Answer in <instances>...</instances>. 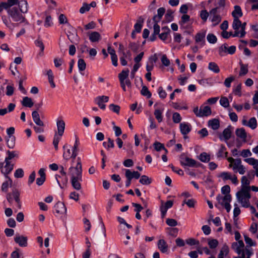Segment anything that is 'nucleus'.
<instances>
[{
    "label": "nucleus",
    "mask_w": 258,
    "mask_h": 258,
    "mask_svg": "<svg viewBox=\"0 0 258 258\" xmlns=\"http://www.w3.org/2000/svg\"><path fill=\"white\" fill-rule=\"evenodd\" d=\"M68 175L70 177V181L73 187L80 190L81 188L82 179V168L80 159L78 158L76 165L73 163L69 169Z\"/></svg>",
    "instance_id": "obj_1"
},
{
    "label": "nucleus",
    "mask_w": 258,
    "mask_h": 258,
    "mask_svg": "<svg viewBox=\"0 0 258 258\" xmlns=\"http://www.w3.org/2000/svg\"><path fill=\"white\" fill-rule=\"evenodd\" d=\"M236 197L237 201L243 207L248 208L250 206L249 200L251 198L250 190L241 189L236 192Z\"/></svg>",
    "instance_id": "obj_2"
},
{
    "label": "nucleus",
    "mask_w": 258,
    "mask_h": 258,
    "mask_svg": "<svg viewBox=\"0 0 258 258\" xmlns=\"http://www.w3.org/2000/svg\"><path fill=\"white\" fill-rule=\"evenodd\" d=\"M10 18H11L14 22L19 23H25L27 22L25 17H24L21 12H20L17 8L14 7L5 9Z\"/></svg>",
    "instance_id": "obj_3"
},
{
    "label": "nucleus",
    "mask_w": 258,
    "mask_h": 258,
    "mask_svg": "<svg viewBox=\"0 0 258 258\" xmlns=\"http://www.w3.org/2000/svg\"><path fill=\"white\" fill-rule=\"evenodd\" d=\"M77 146H63V156L66 160L72 159L71 165L73 163L76 165L75 159L77 155Z\"/></svg>",
    "instance_id": "obj_4"
},
{
    "label": "nucleus",
    "mask_w": 258,
    "mask_h": 258,
    "mask_svg": "<svg viewBox=\"0 0 258 258\" xmlns=\"http://www.w3.org/2000/svg\"><path fill=\"white\" fill-rule=\"evenodd\" d=\"M7 199L8 201L11 203L12 202V200H14L16 203V206L18 209H21L22 208V202L20 200V192L17 190H14L12 192V194H8L7 196Z\"/></svg>",
    "instance_id": "obj_5"
},
{
    "label": "nucleus",
    "mask_w": 258,
    "mask_h": 258,
    "mask_svg": "<svg viewBox=\"0 0 258 258\" xmlns=\"http://www.w3.org/2000/svg\"><path fill=\"white\" fill-rule=\"evenodd\" d=\"M217 200L222 206H224L227 213L231 211V207L230 203L231 201L230 195H226L224 196H218Z\"/></svg>",
    "instance_id": "obj_6"
},
{
    "label": "nucleus",
    "mask_w": 258,
    "mask_h": 258,
    "mask_svg": "<svg viewBox=\"0 0 258 258\" xmlns=\"http://www.w3.org/2000/svg\"><path fill=\"white\" fill-rule=\"evenodd\" d=\"M2 150V148L0 147V151ZM5 165L4 166V163L0 161V169L2 174H3L5 178H8L9 174H10L13 170L14 168V164H11L10 161H5Z\"/></svg>",
    "instance_id": "obj_7"
},
{
    "label": "nucleus",
    "mask_w": 258,
    "mask_h": 258,
    "mask_svg": "<svg viewBox=\"0 0 258 258\" xmlns=\"http://www.w3.org/2000/svg\"><path fill=\"white\" fill-rule=\"evenodd\" d=\"M218 177L221 178L223 181L230 180L235 185H238L239 183L237 176L229 172H222L218 175Z\"/></svg>",
    "instance_id": "obj_8"
},
{
    "label": "nucleus",
    "mask_w": 258,
    "mask_h": 258,
    "mask_svg": "<svg viewBox=\"0 0 258 258\" xmlns=\"http://www.w3.org/2000/svg\"><path fill=\"white\" fill-rule=\"evenodd\" d=\"M108 101L109 97L104 95L98 96L94 99L95 103L97 104L101 109L102 110L105 109L106 105L105 103L108 102Z\"/></svg>",
    "instance_id": "obj_9"
},
{
    "label": "nucleus",
    "mask_w": 258,
    "mask_h": 258,
    "mask_svg": "<svg viewBox=\"0 0 258 258\" xmlns=\"http://www.w3.org/2000/svg\"><path fill=\"white\" fill-rule=\"evenodd\" d=\"M244 244L242 240H238L237 242H233L232 244V248L239 255L245 253L244 250Z\"/></svg>",
    "instance_id": "obj_10"
},
{
    "label": "nucleus",
    "mask_w": 258,
    "mask_h": 258,
    "mask_svg": "<svg viewBox=\"0 0 258 258\" xmlns=\"http://www.w3.org/2000/svg\"><path fill=\"white\" fill-rule=\"evenodd\" d=\"M241 22L239 19H234L232 23V28L235 30L233 37H240Z\"/></svg>",
    "instance_id": "obj_11"
},
{
    "label": "nucleus",
    "mask_w": 258,
    "mask_h": 258,
    "mask_svg": "<svg viewBox=\"0 0 258 258\" xmlns=\"http://www.w3.org/2000/svg\"><path fill=\"white\" fill-rule=\"evenodd\" d=\"M14 241L21 247L27 246L28 238L27 236L16 234L14 237Z\"/></svg>",
    "instance_id": "obj_12"
},
{
    "label": "nucleus",
    "mask_w": 258,
    "mask_h": 258,
    "mask_svg": "<svg viewBox=\"0 0 258 258\" xmlns=\"http://www.w3.org/2000/svg\"><path fill=\"white\" fill-rule=\"evenodd\" d=\"M19 0H8L7 2H1L0 3V14L4 10L12 8L13 6L19 3Z\"/></svg>",
    "instance_id": "obj_13"
},
{
    "label": "nucleus",
    "mask_w": 258,
    "mask_h": 258,
    "mask_svg": "<svg viewBox=\"0 0 258 258\" xmlns=\"http://www.w3.org/2000/svg\"><path fill=\"white\" fill-rule=\"evenodd\" d=\"M54 211L56 213L60 215L67 213V208L64 204L61 202H58L54 205Z\"/></svg>",
    "instance_id": "obj_14"
},
{
    "label": "nucleus",
    "mask_w": 258,
    "mask_h": 258,
    "mask_svg": "<svg viewBox=\"0 0 258 258\" xmlns=\"http://www.w3.org/2000/svg\"><path fill=\"white\" fill-rule=\"evenodd\" d=\"M232 128L231 126H228L227 128H225L222 135L220 136V139L225 142L229 140L231 137Z\"/></svg>",
    "instance_id": "obj_15"
},
{
    "label": "nucleus",
    "mask_w": 258,
    "mask_h": 258,
    "mask_svg": "<svg viewBox=\"0 0 258 258\" xmlns=\"http://www.w3.org/2000/svg\"><path fill=\"white\" fill-rule=\"evenodd\" d=\"M235 135L237 138L242 143H246L247 138V133L243 128H237L235 131Z\"/></svg>",
    "instance_id": "obj_16"
},
{
    "label": "nucleus",
    "mask_w": 258,
    "mask_h": 258,
    "mask_svg": "<svg viewBox=\"0 0 258 258\" xmlns=\"http://www.w3.org/2000/svg\"><path fill=\"white\" fill-rule=\"evenodd\" d=\"M180 163L183 165L189 167H194L196 164V162L195 160L189 158L185 155L181 156Z\"/></svg>",
    "instance_id": "obj_17"
},
{
    "label": "nucleus",
    "mask_w": 258,
    "mask_h": 258,
    "mask_svg": "<svg viewBox=\"0 0 258 258\" xmlns=\"http://www.w3.org/2000/svg\"><path fill=\"white\" fill-rule=\"evenodd\" d=\"M179 128L181 133L185 136L191 131L192 126L189 123L183 122L180 123Z\"/></svg>",
    "instance_id": "obj_18"
},
{
    "label": "nucleus",
    "mask_w": 258,
    "mask_h": 258,
    "mask_svg": "<svg viewBox=\"0 0 258 258\" xmlns=\"http://www.w3.org/2000/svg\"><path fill=\"white\" fill-rule=\"evenodd\" d=\"M242 124L243 125L247 126L252 130H254L257 127V121L255 117H251L247 121L245 119L242 120Z\"/></svg>",
    "instance_id": "obj_19"
},
{
    "label": "nucleus",
    "mask_w": 258,
    "mask_h": 258,
    "mask_svg": "<svg viewBox=\"0 0 258 258\" xmlns=\"http://www.w3.org/2000/svg\"><path fill=\"white\" fill-rule=\"evenodd\" d=\"M157 247L161 252L164 253L168 252V246L165 240L163 239H159L157 242Z\"/></svg>",
    "instance_id": "obj_20"
},
{
    "label": "nucleus",
    "mask_w": 258,
    "mask_h": 258,
    "mask_svg": "<svg viewBox=\"0 0 258 258\" xmlns=\"http://www.w3.org/2000/svg\"><path fill=\"white\" fill-rule=\"evenodd\" d=\"M55 179L57 184L61 188H63L66 186L68 182V178L67 176H62L56 175Z\"/></svg>",
    "instance_id": "obj_21"
},
{
    "label": "nucleus",
    "mask_w": 258,
    "mask_h": 258,
    "mask_svg": "<svg viewBox=\"0 0 258 258\" xmlns=\"http://www.w3.org/2000/svg\"><path fill=\"white\" fill-rule=\"evenodd\" d=\"M57 132L56 133L63 135L65 129V122L61 119H58L56 121Z\"/></svg>",
    "instance_id": "obj_22"
},
{
    "label": "nucleus",
    "mask_w": 258,
    "mask_h": 258,
    "mask_svg": "<svg viewBox=\"0 0 258 258\" xmlns=\"http://www.w3.org/2000/svg\"><path fill=\"white\" fill-rule=\"evenodd\" d=\"M165 12V9L164 8H160L157 10V15H155L153 20L154 22H159L162 19V16Z\"/></svg>",
    "instance_id": "obj_23"
},
{
    "label": "nucleus",
    "mask_w": 258,
    "mask_h": 258,
    "mask_svg": "<svg viewBox=\"0 0 258 258\" xmlns=\"http://www.w3.org/2000/svg\"><path fill=\"white\" fill-rule=\"evenodd\" d=\"M241 188L247 190H250V180L245 176H243L241 178Z\"/></svg>",
    "instance_id": "obj_24"
},
{
    "label": "nucleus",
    "mask_w": 258,
    "mask_h": 258,
    "mask_svg": "<svg viewBox=\"0 0 258 258\" xmlns=\"http://www.w3.org/2000/svg\"><path fill=\"white\" fill-rule=\"evenodd\" d=\"M155 150L156 152L163 151V154L162 155V159L164 162H166L168 160L166 154L168 153L167 150L165 148L164 146H155Z\"/></svg>",
    "instance_id": "obj_25"
},
{
    "label": "nucleus",
    "mask_w": 258,
    "mask_h": 258,
    "mask_svg": "<svg viewBox=\"0 0 258 258\" xmlns=\"http://www.w3.org/2000/svg\"><path fill=\"white\" fill-rule=\"evenodd\" d=\"M89 40L92 42H98L101 38V35L99 32L94 31L89 35Z\"/></svg>",
    "instance_id": "obj_26"
},
{
    "label": "nucleus",
    "mask_w": 258,
    "mask_h": 258,
    "mask_svg": "<svg viewBox=\"0 0 258 258\" xmlns=\"http://www.w3.org/2000/svg\"><path fill=\"white\" fill-rule=\"evenodd\" d=\"M208 126L214 130H218L220 127V122L218 119L214 118L208 121Z\"/></svg>",
    "instance_id": "obj_27"
},
{
    "label": "nucleus",
    "mask_w": 258,
    "mask_h": 258,
    "mask_svg": "<svg viewBox=\"0 0 258 258\" xmlns=\"http://www.w3.org/2000/svg\"><path fill=\"white\" fill-rule=\"evenodd\" d=\"M20 11L22 13H26L28 10V5L27 1H20L18 3Z\"/></svg>",
    "instance_id": "obj_28"
},
{
    "label": "nucleus",
    "mask_w": 258,
    "mask_h": 258,
    "mask_svg": "<svg viewBox=\"0 0 258 258\" xmlns=\"http://www.w3.org/2000/svg\"><path fill=\"white\" fill-rule=\"evenodd\" d=\"M232 15L234 19H239V17H242V12L241 8L239 6H235L234 10L232 13Z\"/></svg>",
    "instance_id": "obj_29"
},
{
    "label": "nucleus",
    "mask_w": 258,
    "mask_h": 258,
    "mask_svg": "<svg viewBox=\"0 0 258 258\" xmlns=\"http://www.w3.org/2000/svg\"><path fill=\"white\" fill-rule=\"evenodd\" d=\"M22 104L23 106L30 108L33 106L34 103L31 98L28 97H24L23 98Z\"/></svg>",
    "instance_id": "obj_30"
},
{
    "label": "nucleus",
    "mask_w": 258,
    "mask_h": 258,
    "mask_svg": "<svg viewBox=\"0 0 258 258\" xmlns=\"http://www.w3.org/2000/svg\"><path fill=\"white\" fill-rule=\"evenodd\" d=\"M6 180L3 182L2 185V190L4 192H6L8 190V187L11 186L12 184V180L10 177L6 178Z\"/></svg>",
    "instance_id": "obj_31"
},
{
    "label": "nucleus",
    "mask_w": 258,
    "mask_h": 258,
    "mask_svg": "<svg viewBox=\"0 0 258 258\" xmlns=\"http://www.w3.org/2000/svg\"><path fill=\"white\" fill-rule=\"evenodd\" d=\"M130 71L127 69L126 70H122L120 73L118 74V78L120 82H123L126 80L129 74Z\"/></svg>",
    "instance_id": "obj_32"
},
{
    "label": "nucleus",
    "mask_w": 258,
    "mask_h": 258,
    "mask_svg": "<svg viewBox=\"0 0 258 258\" xmlns=\"http://www.w3.org/2000/svg\"><path fill=\"white\" fill-rule=\"evenodd\" d=\"M143 22L144 19L141 17H140L139 18V20L137 21V22L135 24L134 30L137 33H139L141 32Z\"/></svg>",
    "instance_id": "obj_33"
},
{
    "label": "nucleus",
    "mask_w": 258,
    "mask_h": 258,
    "mask_svg": "<svg viewBox=\"0 0 258 258\" xmlns=\"http://www.w3.org/2000/svg\"><path fill=\"white\" fill-rule=\"evenodd\" d=\"M163 109H156L154 111V115L159 122H161L163 120Z\"/></svg>",
    "instance_id": "obj_34"
},
{
    "label": "nucleus",
    "mask_w": 258,
    "mask_h": 258,
    "mask_svg": "<svg viewBox=\"0 0 258 258\" xmlns=\"http://www.w3.org/2000/svg\"><path fill=\"white\" fill-rule=\"evenodd\" d=\"M152 179L146 175H142L141 176L139 182L143 185H149L152 182Z\"/></svg>",
    "instance_id": "obj_35"
},
{
    "label": "nucleus",
    "mask_w": 258,
    "mask_h": 258,
    "mask_svg": "<svg viewBox=\"0 0 258 258\" xmlns=\"http://www.w3.org/2000/svg\"><path fill=\"white\" fill-rule=\"evenodd\" d=\"M202 115L203 116H208L211 114V108L209 106L201 107Z\"/></svg>",
    "instance_id": "obj_36"
},
{
    "label": "nucleus",
    "mask_w": 258,
    "mask_h": 258,
    "mask_svg": "<svg viewBox=\"0 0 258 258\" xmlns=\"http://www.w3.org/2000/svg\"><path fill=\"white\" fill-rule=\"evenodd\" d=\"M208 69L215 73H218L220 72L218 66L214 62H210L209 63Z\"/></svg>",
    "instance_id": "obj_37"
},
{
    "label": "nucleus",
    "mask_w": 258,
    "mask_h": 258,
    "mask_svg": "<svg viewBox=\"0 0 258 258\" xmlns=\"http://www.w3.org/2000/svg\"><path fill=\"white\" fill-rule=\"evenodd\" d=\"M244 161L249 164L253 166V168H258V160L253 158H249L244 159Z\"/></svg>",
    "instance_id": "obj_38"
},
{
    "label": "nucleus",
    "mask_w": 258,
    "mask_h": 258,
    "mask_svg": "<svg viewBox=\"0 0 258 258\" xmlns=\"http://www.w3.org/2000/svg\"><path fill=\"white\" fill-rule=\"evenodd\" d=\"M7 157L5 158V161H10V160L13 159L15 157H17L18 156V152L15 151H7Z\"/></svg>",
    "instance_id": "obj_39"
},
{
    "label": "nucleus",
    "mask_w": 258,
    "mask_h": 258,
    "mask_svg": "<svg viewBox=\"0 0 258 258\" xmlns=\"http://www.w3.org/2000/svg\"><path fill=\"white\" fill-rule=\"evenodd\" d=\"M162 30H165L164 32H162L160 34H159V37L160 39L163 41H165L167 39L170 29L168 28L163 27Z\"/></svg>",
    "instance_id": "obj_40"
},
{
    "label": "nucleus",
    "mask_w": 258,
    "mask_h": 258,
    "mask_svg": "<svg viewBox=\"0 0 258 258\" xmlns=\"http://www.w3.org/2000/svg\"><path fill=\"white\" fill-rule=\"evenodd\" d=\"M125 175H126L128 173L130 176L132 177V179L133 178L138 179L140 177V173L138 171H131L130 169H125Z\"/></svg>",
    "instance_id": "obj_41"
},
{
    "label": "nucleus",
    "mask_w": 258,
    "mask_h": 258,
    "mask_svg": "<svg viewBox=\"0 0 258 258\" xmlns=\"http://www.w3.org/2000/svg\"><path fill=\"white\" fill-rule=\"evenodd\" d=\"M206 32H200L196 34L195 36V40L196 42H201L205 41V37Z\"/></svg>",
    "instance_id": "obj_42"
},
{
    "label": "nucleus",
    "mask_w": 258,
    "mask_h": 258,
    "mask_svg": "<svg viewBox=\"0 0 258 258\" xmlns=\"http://www.w3.org/2000/svg\"><path fill=\"white\" fill-rule=\"evenodd\" d=\"M78 67L80 72L84 71L86 68V63L84 60L80 58L78 61Z\"/></svg>",
    "instance_id": "obj_43"
},
{
    "label": "nucleus",
    "mask_w": 258,
    "mask_h": 258,
    "mask_svg": "<svg viewBox=\"0 0 258 258\" xmlns=\"http://www.w3.org/2000/svg\"><path fill=\"white\" fill-rule=\"evenodd\" d=\"M141 93L142 95L147 97V98H151L152 96L151 93L149 91L148 88L145 86H143L141 91Z\"/></svg>",
    "instance_id": "obj_44"
},
{
    "label": "nucleus",
    "mask_w": 258,
    "mask_h": 258,
    "mask_svg": "<svg viewBox=\"0 0 258 258\" xmlns=\"http://www.w3.org/2000/svg\"><path fill=\"white\" fill-rule=\"evenodd\" d=\"M241 164V160L239 159H237L232 164H230L229 167L232 168V170L234 172H236V170L238 168V167Z\"/></svg>",
    "instance_id": "obj_45"
},
{
    "label": "nucleus",
    "mask_w": 258,
    "mask_h": 258,
    "mask_svg": "<svg viewBox=\"0 0 258 258\" xmlns=\"http://www.w3.org/2000/svg\"><path fill=\"white\" fill-rule=\"evenodd\" d=\"M248 72V67L246 64L240 63V70L239 72V75L242 76L246 75Z\"/></svg>",
    "instance_id": "obj_46"
},
{
    "label": "nucleus",
    "mask_w": 258,
    "mask_h": 258,
    "mask_svg": "<svg viewBox=\"0 0 258 258\" xmlns=\"http://www.w3.org/2000/svg\"><path fill=\"white\" fill-rule=\"evenodd\" d=\"M53 24V23L51 16L49 15L46 16L44 22V26L46 28H48L52 26Z\"/></svg>",
    "instance_id": "obj_47"
},
{
    "label": "nucleus",
    "mask_w": 258,
    "mask_h": 258,
    "mask_svg": "<svg viewBox=\"0 0 258 258\" xmlns=\"http://www.w3.org/2000/svg\"><path fill=\"white\" fill-rule=\"evenodd\" d=\"M220 104L225 108H227L229 106V100L226 97H221L220 100Z\"/></svg>",
    "instance_id": "obj_48"
},
{
    "label": "nucleus",
    "mask_w": 258,
    "mask_h": 258,
    "mask_svg": "<svg viewBox=\"0 0 258 258\" xmlns=\"http://www.w3.org/2000/svg\"><path fill=\"white\" fill-rule=\"evenodd\" d=\"M199 159L203 162H207L210 160V157L209 155L204 152L200 154Z\"/></svg>",
    "instance_id": "obj_49"
},
{
    "label": "nucleus",
    "mask_w": 258,
    "mask_h": 258,
    "mask_svg": "<svg viewBox=\"0 0 258 258\" xmlns=\"http://www.w3.org/2000/svg\"><path fill=\"white\" fill-rule=\"evenodd\" d=\"M209 13L206 10H202L200 12V17L204 22H206L209 17Z\"/></svg>",
    "instance_id": "obj_50"
},
{
    "label": "nucleus",
    "mask_w": 258,
    "mask_h": 258,
    "mask_svg": "<svg viewBox=\"0 0 258 258\" xmlns=\"http://www.w3.org/2000/svg\"><path fill=\"white\" fill-rule=\"evenodd\" d=\"M173 121L175 123H179L181 120V117L178 112H174L172 115Z\"/></svg>",
    "instance_id": "obj_51"
},
{
    "label": "nucleus",
    "mask_w": 258,
    "mask_h": 258,
    "mask_svg": "<svg viewBox=\"0 0 258 258\" xmlns=\"http://www.w3.org/2000/svg\"><path fill=\"white\" fill-rule=\"evenodd\" d=\"M207 39L209 43L213 44L215 43L217 41V37L213 34H209L207 35Z\"/></svg>",
    "instance_id": "obj_52"
},
{
    "label": "nucleus",
    "mask_w": 258,
    "mask_h": 258,
    "mask_svg": "<svg viewBox=\"0 0 258 258\" xmlns=\"http://www.w3.org/2000/svg\"><path fill=\"white\" fill-rule=\"evenodd\" d=\"M62 135H63L62 134H59L57 133L55 134L53 140V145H58Z\"/></svg>",
    "instance_id": "obj_53"
},
{
    "label": "nucleus",
    "mask_w": 258,
    "mask_h": 258,
    "mask_svg": "<svg viewBox=\"0 0 258 258\" xmlns=\"http://www.w3.org/2000/svg\"><path fill=\"white\" fill-rule=\"evenodd\" d=\"M208 245L211 248H215L218 245L217 240L213 239L208 240Z\"/></svg>",
    "instance_id": "obj_54"
},
{
    "label": "nucleus",
    "mask_w": 258,
    "mask_h": 258,
    "mask_svg": "<svg viewBox=\"0 0 258 258\" xmlns=\"http://www.w3.org/2000/svg\"><path fill=\"white\" fill-rule=\"evenodd\" d=\"M240 210L237 203L234 204L233 218H235L240 214Z\"/></svg>",
    "instance_id": "obj_55"
},
{
    "label": "nucleus",
    "mask_w": 258,
    "mask_h": 258,
    "mask_svg": "<svg viewBox=\"0 0 258 258\" xmlns=\"http://www.w3.org/2000/svg\"><path fill=\"white\" fill-rule=\"evenodd\" d=\"M109 108L110 110L114 112H115L117 114L119 113L120 111V107L117 105H115L114 104H111L109 105Z\"/></svg>",
    "instance_id": "obj_56"
},
{
    "label": "nucleus",
    "mask_w": 258,
    "mask_h": 258,
    "mask_svg": "<svg viewBox=\"0 0 258 258\" xmlns=\"http://www.w3.org/2000/svg\"><path fill=\"white\" fill-rule=\"evenodd\" d=\"M24 175V171L22 168L17 169L14 173L15 177L17 178L23 177Z\"/></svg>",
    "instance_id": "obj_57"
},
{
    "label": "nucleus",
    "mask_w": 258,
    "mask_h": 258,
    "mask_svg": "<svg viewBox=\"0 0 258 258\" xmlns=\"http://www.w3.org/2000/svg\"><path fill=\"white\" fill-rule=\"evenodd\" d=\"M226 52H227V45L224 44L219 48V53L221 56H223Z\"/></svg>",
    "instance_id": "obj_58"
},
{
    "label": "nucleus",
    "mask_w": 258,
    "mask_h": 258,
    "mask_svg": "<svg viewBox=\"0 0 258 258\" xmlns=\"http://www.w3.org/2000/svg\"><path fill=\"white\" fill-rule=\"evenodd\" d=\"M35 44L36 46L39 47L40 48V50L42 52L44 49V46L42 41L39 38H38V39L35 41Z\"/></svg>",
    "instance_id": "obj_59"
},
{
    "label": "nucleus",
    "mask_w": 258,
    "mask_h": 258,
    "mask_svg": "<svg viewBox=\"0 0 258 258\" xmlns=\"http://www.w3.org/2000/svg\"><path fill=\"white\" fill-rule=\"evenodd\" d=\"M220 252L223 254L225 256L228 255L229 252V248L226 244H223Z\"/></svg>",
    "instance_id": "obj_60"
},
{
    "label": "nucleus",
    "mask_w": 258,
    "mask_h": 258,
    "mask_svg": "<svg viewBox=\"0 0 258 258\" xmlns=\"http://www.w3.org/2000/svg\"><path fill=\"white\" fill-rule=\"evenodd\" d=\"M161 62L163 65L168 67L170 64V60L167 57L165 54L162 55L161 57Z\"/></svg>",
    "instance_id": "obj_61"
},
{
    "label": "nucleus",
    "mask_w": 258,
    "mask_h": 258,
    "mask_svg": "<svg viewBox=\"0 0 258 258\" xmlns=\"http://www.w3.org/2000/svg\"><path fill=\"white\" fill-rule=\"evenodd\" d=\"M90 9V6L88 4L84 3L83 4V6L80 8L79 11L80 13L84 14L86 12L89 11Z\"/></svg>",
    "instance_id": "obj_62"
},
{
    "label": "nucleus",
    "mask_w": 258,
    "mask_h": 258,
    "mask_svg": "<svg viewBox=\"0 0 258 258\" xmlns=\"http://www.w3.org/2000/svg\"><path fill=\"white\" fill-rule=\"evenodd\" d=\"M166 224L171 227H174L177 225V222L173 219H167L166 221Z\"/></svg>",
    "instance_id": "obj_63"
},
{
    "label": "nucleus",
    "mask_w": 258,
    "mask_h": 258,
    "mask_svg": "<svg viewBox=\"0 0 258 258\" xmlns=\"http://www.w3.org/2000/svg\"><path fill=\"white\" fill-rule=\"evenodd\" d=\"M36 173L35 171H33L29 175L28 180V184L30 185L35 179Z\"/></svg>",
    "instance_id": "obj_64"
}]
</instances>
